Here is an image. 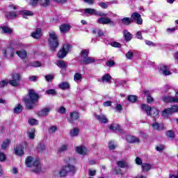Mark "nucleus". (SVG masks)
I'll return each mask as SVG.
<instances>
[{"label":"nucleus","mask_w":178,"mask_h":178,"mask_svg":"<svg viewBox=\"0 0 178 178\" xmlns=\"http://www.w3.org/2000/svg\"><path fill=\"white\" fill-rule=\"evenodd\" d=\"M70 30V26L69 24H63L60 26V31L62 33H67Z\"/></svg>","instance_id":"nucleus-24"},{"label":"nucleus","mask_w":178,"mask_h":178,"mask_svg":"<svg viewBox=\"0 0 178 178\" xmlns=\"http://www.w3.org/2000/svg\"><path fill=\"white\" fill-rule=\"evenodd\" d=\"M76 151L78 154H79V155H83V156H84V155H87V148H86V147H77L76 148Z\"/></svg>","instance_id":"nucleus-14"},{"label":"nucleus","mask_w":178,"mask_h":178,"mask_svg":"<svg viewBox=\"0 0 178 178\" xmlns=\"http://www.w3.org/2000/svg\"><path fill=\"white\" fill-rule=\"evenodd\" d=\"M108 148L109 149H115V148H116V146H115V145L113 144V142L110 141L108 143Z\"/></svg>","instance_id":"nucleus-62"},{"label":"nucleus","mask_w":178,"mask_h":178,"mask_svg":"<svg viewBox=\"0 0 178 178\" xmlns=\"http://www.w3.org/2000/svg\"><path fill=\"white\" fill-rule=\"evenodd\" d=\"M122 24L124 26H130L133 23V19L131 17H124L121 19Z\"/></svg>","instance_id":"nucleus-21"},{"label":"nucleus","mask_w":178,"mask_h":178,"mask_svg":"<svg viewBox=\"0 0 178 178\" xmlns=\"http://www.w3.org/2000/svg\"><path fill=\"white\" fill-rule=\"evenodd\" d=\"M51 111V108H44L38 112V115H39L40 118H44L45 116H48V114Z\"/></svg>","instance_id":"nucleus-13"},{"label":"nucleus","mask_w":178,"mask_h":178,"mask_svg":"<svg viewBox=\"0 0 178 178\" xmlns=\"http://www.w3.org/2000/svg\"><path fill=\"white\" fill-rule=\"evenodd\" d=\"M110 130H113V131H116V130H119L120 127L119 125L111 124L109 126Z\"/></svg>","instance_id":"nucleus-50"},{"label":"nucleus","mask_w":178,"mask_h":178,"mask_svg":"<svg viewBox=\"0 0 178 178\" xmlns=\"http://www.w3.org/2000/svg\"><path fill=\"white\" fill-rule=\"evenodd\" d=\"M70 118L69 122L72 123L73 121L77 120L80 118V115L78 112L74 111L70 113Z\"/></svg>","instance_id":"nucleus-15"},{"label":"nucleus","mask_w":178,"mask_h":178,"mask_svg":"<svg viewBox=\"0 0 178 178\" xmlns=\"http://www.w3.org/2000/svg\"><path fill=\"white\" fill-rule=\"evenodd\" d=\"M1 54L6 59V58H13L15 56V49L12 48H7L2 50Z\"/></svg>","instance_id":"nucleus-8"},{"label":"nucleus","mask_w":178,"mask_h":178,"mask_svg":"<svg viewBox=\"0 0 178 178\" xmlns=\"http://www.w3.org/2000/svg\"><path fill=\"white\" fill-rule=\"evenodd\" d=\"M39 3L41 6L47 8V6H49V5H51V0H39Z\"/></svg>","instance_id":"nucleus-36"},{"label":"nucleus","mask_w":178,"mask_h":178,"mask_svg":"<svg viewBox=\"0 0 178 178\" xmlns=\"http://www.w3.org/2000/svg\"><path fill=\"white\" fill-rule=\"evenodd\" d=\"M56 130H58V127L56 126H51L49 129V133H50V134H52L55 133V131H56Z\"/></svg>","instance_id":"nucleus-54"},{"label":"nucleus","mask_w":178,"mask_h":178,"mask_svg":"<svg viewBox=\"0 0 178 178\" xmlns=\"http://www.w3.org/2000/svg\"><path fill=\"white\" fill-rule=\"evenodd\" d=\"M58 113H66V108L65 107H60L58 109Z\"/></svg>","instance_id":"nucleus-64"},{"label":"nucleus","mask_w":178,"mask_h":178,"mask_svg":"<svg viewBox=\"0 0 178 178\" xmlns=\"http://www.w3.org/2000/svg\"><path fill=\"white\" fill-rule=\"evenodd\" d=\"M12 80L10 81V84L13 87H17L19 86V83L20 81V74L17 73H14L12 76Z\"/></svg>","instance_id":"nucleus-9"},{"label":"nucleus","mask_w":178,"mask_h":178,"mask_svg":"<svg viewBox=\"0 0 178 178\" xmlns=\"http://www.w3.org/2000/svg\"><path fill=\"white\" fill-rule=\"evenodd\" d=\"M46 94H48V95H56V90L50 89L46 91Z\"/></svg>","instance_id":"nucleus-55"},{"label":"nucleus","mask_w":178,"mask_h":178,"mask_svg":"<svg viewBox=\"0 0 178 178\" xmlns=\"http://www.w3.org/2000/svg\"><path fill=\"white\" fill-rule=\"evenodd\" d=\"M128 101H129V102H136V101H137V96H136V95H129L128 97Z\"/></svg>","instance_id":"nucleus-48"},{"label":"nucleus","mask_w":178,"mask_h":178,"mask_svg":"<svg viewBox=\"0 0 178 178\" xmlns=\"http://www.w3.org/2000/svg\"><path fill=\"white\" fill-rule=\"evenodd\" d=\"M106 65L108 67H112V66H115V61L109 60L106 63Z\"/></svg>","instance_id":"nucleus-63"},{"label":"nucleus","mask_w":178,"mask_h":178,"mask_svg":"<svg viewBox=\"0 0 178 178\" xmlns=\"http://www.w3.org/2000/svg\"><path fill=\"white\" fill-rule=\"evenodd\" d=\"M25 163L28 168H31V170L34 173H40L41 172V163L40 160H34L32 156H29L26 158Z\"/></svg>","instance_id":"nucleus-2"},{"label":"nucleus","mask_w":178,"mask_h":178,"mask_svg":"<svg viewBox=\"0 0 178 178\" xmlns=\"http://www.w3.org/2000/svg\"><path fill=\"white\" fill-rule=\"evenodd\" d=\"M15 151L16 155H17L18 156H22V155H24V151L23 150V146H22L21 145L17 146L15 148Z\"/></svg>","instance_id":"nucleus-19"},{"label":"nucleus","mask_w":178,"mask_h":178,"mask_svg":"<svg viewBox=\"0 0 178 178\" xmlns=\"http://www.w3.org/2000/svg\"><path fill=\"white\" fill-rule=\"evenodd\" d=\"M38 3H40V0H30L29 5L31 6H37L38 5Z\"/></svg>","instance_id":"nucleus-51"},{"label":"nucleus","mask_w":178,"mask_h":178,"mask_svg":"<svg viewBox=\"0 0 178 178\" xmlns=\"http://www.w3.org/2000/svg\"><path fill=\"white\" fill-rule=\"evenodd\" d=\"M42 35V33L41 32V29H37L36 31L33 33H32L31 36L33 38H35V40H38V38H41V36Z\"/></svg>","instance_id":"nucleus-17"},{"label":"nucleus","mask_w":178,"mask_h":178,"mask_svg":"<svg viewBox=\"0 0 178 178\" xmlns=\"http://www.w3.org/2000/svg\"><path fill=\"white\" fill-rule=\"evenodd\" d=\"M23 111V106H21V104H17V106H15V107L13 109V112L14 113H21V112Z\"/></svg>","instance_id":"nucleus-38"},{"label":"nucleus","mask_w":178,"mask_h":178,"mask_svg":"<svg viewBox=\"0 0 178 178\" xmlns=\"http://www.w3.org/2000/svg\"><path fill=\"white\" fill-rule=\"evenodd\" d=\"M8 82L6 80H3V81H0V88H2L3 87L8 86Z\"/></svg>","instance_id":"nucleus-58"},{"label":"nucleus","mask_w":178,"mask_h":178,"mask_svg":"<svg viewBox=\"0 0 178 178\" xmlns=\"http://www.w3.org/2000/svg\"><path fill=\"white\" fill-rule=\"evenodd\" d=\"M15 54H17L20 59H26L29 55V53L24 49L18 50Z\"/></svg>","instance_id":"nucleus-12"},{"label":"nucleus","mask_w":178,"mask_h":178,"mask_svg":"<svg viewBox=\"0 0 178 178\" xmlns=\"http://www.w3.org/2000/svg\"><path fill=\"white\" fill-rule=\"evenodd\" d=\"M124 37L126 41H130L133 38V35L127 31V30L124 31Z\"/></svg>","instance_id":"nucleus-37"},{"label":"nucleus","mask_w":178,"mask_h":178,"mask_svg":"<svg viewBox=\"0 0 178 178\" xmlns=\"http://www.w3.org/2000/svg\"><path fill=\"white\" fill-rule=\"evenodd\" d=\"M29 124H31V126H34L35 124H38V120H37L34 118H32V119L29 120Z\"/></svg>","instance_id":"nucleus-49"},{"label":"nucleus","mask_w":178,"mask_h":178,"mask_svg":"<svg viewBox=\"0 0 178 178\" xmlns=\"http://www.w3.org/2000/svg\"><path fill=\"white\" fill-rule=\"evenodd\" d=\"M97 22L99 24H115V22L110 17H106V16L99 18Z\"/></svg>","instance_id":"nucleus-10"},{"label":"nucleus","mask_w":178,"mask_h":178,"mask_svg":"<svg viewBox=\"0 0 178 178\" xmlns=\"http://www.w3.org/2000/svg\"><path fill=\"white\" fill-rule=\"evenodd\" d=\"M133 56H134V54L132 51H128L126 54L127 59H133Z\"/></svg>","instance_id":"nucleus-59"},{"label":"nucleus","mask_w":178,"mask_h":178,"mask_svg":"<svg viewBox=\"0 0 178 178\" xmlns=\"http://www.w3.org/2000/svg\"><path fill=\"white\" fill-rule=\"evenodd\" d=\"M168 95L163 97L164 102H178V91L176 92L175 89H169L167 91Z\"/></svg>","instance_id":"nucleus-3"},{"label":"nucleus","mask_w":178,"mask_h":178,"mask_svg":"<svg viewBox=\"0 0 178 178\" xmlns=\"http://www.w3.org/2000/svg\"><path fill=\"white\" fill-rule=\"evenodd\" d=\"M151 165L149 163H143L142 164V170L143 172H149L151 170Z\"/></svg>","instance_id":"nucleus-31"},{"label":"nucleus","mask_w":178,"mask_h":178,"mask_svg":"<svg viewBox=\"0 0 178 178\" xmlns=\"http://www.w3.org/2000/svg\"><path fill=\"white\" fill-rule=\"evenodd\" d=\"M58 176L60 177H65V176H67V172L64 167H63L58 172Z\"/></svg>","instance_id":"nucleus-42"},{"label":"nucleus","mask_w":178,"mask_h":178,"mask_svg":"<svg viewBox=\"0 0 178 178\" xmlns=\"http://www.w3.org/2000/svg\"><path fill=\"white\" fill-rule=\"evenodd\" d=\"M58 87L61 90H69L70 88V84L68 82H63L58 85Z\"/></svg>","instance_id":"nucleus-29"},{"label":"nucleus","mask_w":178,"mask_h":178,"mask_svg":"<svg viewBox=\"0 0 178 178\" xmlns=\"http://www.w3.org/2000/svg\"><path fill=\"white\" fill-rule=\"evenodd\" d=\"M88 50H82L81 52V63L84 61V59H86V58L88 57Z\"/></svg>","instance_id":"nucleus-25"},{"label":"nucleus","mask_w":178,"mask_h":178,"mask_svg":"<svg viewBox=\"0 0 178 178\" xmlns=\"http://www.w3.org/2000/svg\"><path fill=\"white\" fill-rule=\"evenodd\" d=\"M6 17H7V19H16L17 14L15 12H8L6 13Z\"/></svg>","instance_id":"nucleus-35"},{"label":"nucleus","mask_w":178,"mask_h":178,"mask_svg":"<svg viewBox=\"0 0 178 178\" xmlns=\"http://www.w3.org/2000/svg\"><path fill=\"white\" fill-rule=\"evenodd\" d=\"M63 49L67 54V52L72 49V46L69 44H64Z\"/></svg>","instance_id":"nucleus-46"},{"label":"nucleus","mask_w":178,"mask_h":178,"mask_svg":"<svg viewBox=\"0 0 178 178\" xmlns=\"http://www.w3.org/2000/svg\"><path fill=\"white\" fill-rule=\"evenodd\" d=\"M126 138L128 143H130L131 144H133L134 143H140V139H138L136 136H127Z\"/></svg>","instance_id":"nucleus-20"},{"label":"nucleus","mask_w":178,"mask_h":178,"mask_svg":"<svg viewBox=\"0 0 178 178\" xmlns=\"http://www.w3.org/2000/svg\"><path fill=\"white\" fill-rule=\"evenodd\" d=\"M118 166H119V168H126L127 166V163H126L124 161H118L117 163Z\"/></svg>","instance_id":"nucleus-53"},{"label":"nucleus","mask_w":178,"mask_h":178,"mask_svg":"<svg viewBox=\"0 0 178 178\" xmlns=\"http://www.w3.org/2000/svg\"><path fill=\"white\" fill-rule=\"evenodd\" d=\"M167 137L170 138H175V131L170 130L166 132Z\"/></svg>","instance_id":"nucleus-47"},{"label":"nucleus","mask_w":178,"mask_h":178,"mask_svg":"<svg viewBox=\"0 0 178 178\" xmlns=\"http://www.w3.org/2000/svg\"><path fill=\"white\" fill-rule=\"evenodd\" d=\"M143 94H145V95H147V101L149 104H151V102L154 101V99L152 98V97L149 95V91L144 90Z\"/></svg>","instance_id":"nucleus-41"},{"label":"nucleus","mask_w":178,"mask_h":178,"mask_svg":"<svg viewBox=\"0 0 178 178\" xmlns=\"http://www.w3.org/2000/svg\"><path fill=\"white\" fill-rule=\"evenodd\" d=\"M0 30H1V33L3 34H12L13 31L12 29L9 28V26H0Z\"/></svg>","instance_id":"nucleus-16"},{"label":"nucleus","mask_w":178,"mask_h":178,"mask_svg":"<svg viewBox=\"0 0 178 178\" xmlns=\"http://www.w3.org/2000/svg\"><path fill=\"white\" fill-rule=\"evenodd\" d=\"M132 20H136L137 24H143V19L138 13H134L131 15Z\"/></svg>","instance_id":"nucleus-11"},{"label":"nucleus","mask_w":178,"mask_h":178,"mask_svg":"<svg viewBox=\"0 0 178 178\" xmlns=\"http://www.w3.org/2000/svg\"><path fill=\"white\" fill-rule=\"evenodd\" d=\"M27 136L31 140H34V138L35 137V129H31L27 132Z\"/></svg>","instance_id":"nucleus-30"},{"label":"nucleus","mask_w":178,"mask_h":178,"mask_svg":"<svg viewBox=\"0 0 178 178\" xmlns=\"http://www.w3.org/2000/svg\"><path fill=\"white\" fill-rule=\"evenodd\" d=\"M170 109L172 113H175V112L178 111V106H173L172 108H168Z\"/></svg>","instance_id":"nucleus-61"},{"label":"nucleus","mask_w":178,"mask_h":178,"mask_svg":"<svg viewBox=\"0 0 178 178\" xmlns=\"http://www.w3.org/2000/svg\"><path fill=\"white\" fill-rule=\"evenodd\" d=\"M54 74H47L45 76H44V79L46 80V81H51V80H54Z\"/></svg>","instance_id":"nucleus-56"},{"label":"nucleus","mask_w":178,"mask_h":178,"mask_svg":"<svg viewBox=\"0 0 178 178\" xmlns=\"http://www.w3.org/2000/svg\"><path fill=\"white\" fill-rule=\"evenodd\" d=\"M79 131H80V130L79 129V128H76V127L71 129L70 131V137H76V136H79Z\"/></svg>","instance_id":"nucleus-27"},{"label":"nucleus","mask_w":178,"mask_h":178,"mask_svg":"<svg viewBox=\"0 0 178 178\" xmlns=\"http://www.w3.org/2000/svg\"><path fill=\"white\" fill-rule=\"evenodd\" d=\"M20 15L24 18L27 19V16H33V13L31 11L24 10L19 11Z\"/></svg>","instance_id":"nucleus-23"},{"label":"nucleus","mask_w":178,"mask_h":178,"mask_svg":"<svg viewBox=\"0 0 178 178\" xmlns=\"http://www.w3.org/2000/svg\"><path fill=\"white\" fill-rule=\"evenodd\" d=\"M152 127L154 130H163L165 129L163 124H159L158 122L153 123Z\"/></svg>","instance_id":"nucleus-26"},{"label":"nucleus","mask_w":178,"mask_h":178,"mask_svg":"<svg viewBox=\"0 0 178 178\" xmlns=\"http://www.w3.org/2000/svg\"><path fill=\"white\" fill-rule=\"evenodd\" d=\"M31 66H32L33 67H41V63L38 61H35L31 63Z\"/></svg>","instance_id":"nucleus-52"},{"label":"nucleus","mask_w":178,"mask_h":178,"mask_svg":"<svg viewBox=\"0 0 178 178\" xmlns=\"http://www.w3.org/2000/svg\"><path fill=\"white\" fill-rule=\"evenodd\" d=\"M92 33L93 34L97 33L99 37H102L104 35V31H102V29H93Z\"/></svg>","instance_id":"nucleus-44"},{"label":"nucleus","mask_w":178,"mask_h":178,"mask_svg":"<svg viewBox=\"0 0 178 178\" xmlns=\"http://www.w3.org/2000/svg\"><path fill=\"white\" fill-rule=\"evenodd\" d=\"M172 110L170 108H165L162 112V116L163 118H169L172 115Z\"/></svg>","instance_id":"nucleus-28"},{"label":"nucleus","mask_w":178,"mask_h":178,"mask_svg":"<svg viewBox=\"0 0 178 178\" xmlns=\"http://www.w3.org/2000/svg\"><path fill=\"white\" fill-rule=\"evenodd\" d=\"M111 79H112L111 74H106L102 77V83H109V81H111Z\"/></svg>","instance_id":"nucleus-34"},{"label":"nucleus","mask_w":178,"mask_h":178,"mask_svg":"<svg viewBox=\"0 0 178 178\" xmlns=\"http://www.w3.org/2000/svg\"><path fill=\"white\" fill-rule=\"evenodd\" d=\"M95 118L100 123H108V118H106V116L104 115H96Z\"/></svg>","instance_id":"nucleus-22"},{"label":"nucleus","mask_w":178,"mask_h":178,"mask_svg":"<svg viewBox=\"0 0 178 178\" xmlns=\"http://www.w3.org/2000/svg\"><path fill=\"white\" fill-rule=\"evenodd\" d=\"M69 148V145H62L60 147H58V152L62 153L67 151Z\"/></svg>","instance_id":"nucleus-43"},{"label":"nucleus","mask_w":178,"mask_h":178,"mask_svg":"<svg viewBox=\"0 0 178 178\" xmlns=\"http://www.w3.org/2000/svg\"><path fill=\"white\" fill-rule=\"evenodd\" d=\"M6 159V156H5V154L0 152V162H4Z\"/></svg>","instance_id":"nucleus-60"},{"label":"nucleus","mask_w":178,"mask_h":178,"mask_svg":"<svg viewBox=\"0 0 178 178\" xmlns=\"http://www.w3.org/2000/svg\"><path fill=\"white\" fill-rule=\"evenodd\" d=\"M74 80L76 83H81V80H83V75L79 72L75 73Z\"/></svg>","instance_id":"nucleus-32"},{"label":"nucleus","mask_w":178,"mask_h":178,"mask_svg":"<svg viewBox=\"0 0 178 178\" xmlns=\"http://www.w3.org/2000/svg\"><path fill=\"white\" fill-rule=\"evenodd\" d=\"M40 96H38V94L35 93L34 90H29L28 95L24 98L26 108L33 109L34 104L38 102Z\"/></svg>","instance_id":"nucleus-1"},{"label":"nucleus","mask_w":178,"mask_h":178,"mask_svg":"<svg viewBox=\"0 0 178 178\" xmlns=\"http://www.w3.org/2000/svg\"><path fill=\"white\" fill-rule=\"evenodd\" d=\"M160 70L162 72L163 74H164L165 76H169L170 74H172V73L169 70V67H168L167 65H161L160 67Z\"/></svg>","instance_id":"nucleus-18"},{"label":"nucleus","mask_w":178,"mask_h":178,"mask_svg":"<svg viewBox=\"0 0 178 178\" xmlns=\"http://www.w3.org/2000/svg\"><path fill=\"white\" fill-rule=\"evenodd\" d=\"M94 62H95V58L92 57H88L83 59L82 63H83V65H90V63H94Z\"/></svg>","instance_id":"nucleus-33"},{"label":"nucleus","mask_w":178,"mask_h":178,"mask_svg":"<svg viewBox=\"0 0 178 178\" xmlns=\"http://www.w3.org/2000/svg\"><path fill=\"white\" fill-rule=\"evenodd\" d=\"M83 12V16H86V15H95V16H100V17L108 16L107 13H98L94 8H86Z\"/></svg>","instance_id":"nucleus-7"},{"label":"nucleus","mask_w":178,"mask_h":178,"mask_svg":"<svg viewBox=\"0 0 178 178\" xmlns=\"http://www.w3.org/2000/svg\"><path fill=\"white\" fill-rule=\"evenodd\" d=\"M143 111H145L148 115L152 116V118H158L159 116V111L156 108H151L149 106L143 104L141 106Z\"/></svg>","instance_id":"nucleus-6"},{"label":"nucleus","mask_w":178,"mask_h":178,"mask_svg":"<svg viewBox=\"0 0 178 178\" xmlns=\"http://www.w3.org/2000/svg\"><path fill=\"white\" fill-rule=\"evenodd\" d=\"M66 55H67V53L66 51H65L63 49H60L58 54L57 56L58 58H59L60 59H63V58H65V56H66Z\"/></svg>","instance_id":"nucleus-39"},{"label":"nucleus","mask_w":178,"mask_h":178,"mask_svg":"<svg viewBox=\"0 0 178 178\" xmlns=\"http://www.w3.org/2000/svg\"><path fill=\"white\" fill-rule=\"evenodd\" d=\"M9 144H10V140H9L8 139L4 140L3 142V144L1 145L2 149H6V148H8Z\"/></svg>","instance_id":"nucleus-45"},{"label":"nucleus","mask_w":178,"mask_h":178,"mask_svg":"<svg viewBox=\"0 0 178 178\" xmlns=\"http://www.w3.org/2000/svg\"><path fill=\"white\" fill-rule=\"evenodd\" d=\"M65 161L68 164L63 167L64 169H65L67 175H74L76 173V167L70 163H74V162H76V160H74V159L73 158H68L65 160Z\"/></svg>","instance_id":"nucleus-5"},{"label":"nucleus","mask_w":178,"mask_h":178,"mask_svg":"<svg viewBox=\"0 0 178 178\" xmlns=\"http://www.w3.org/2000/svg\"><path fill=\"white\" fill-rule=\"evenodd\" d=\"M48 42L51 48V51H55V49L59 47L58 36L56 35V33H55V32L54 31L49 33Z\"/></svg>","instance_id":"nucleus-4"},{"label":"nucleus","mask_w":178,"mask_h":178,"mask_svg":"<svg viewBox=\"0 0 178 178\" xmlns=\"http://www.w3.org/2000/svg\"><path fill=\"white\" fill-rule=\"evenodd\" d=\"M38 150L39 152H42V151H45V145L40 144L38 147Z\"/></svg>","instance_id":"nucleus-57"},{"label":"nucleus","mask_w":178,"mask_h":178,"mask_svg":"<svg viewBox=\"0 0 178 178\" xmlns=\"http://www.w3.org/2000/svg\"><path fill=\"white\" fill-rule=\"evenodd\" d=\"M57 65L58 67H60L62 69H66L67 67V65H66V63L63 61V60H60L57 61Z\"/></svg>","instance_id":"nucleus-40"}]
</instances>
